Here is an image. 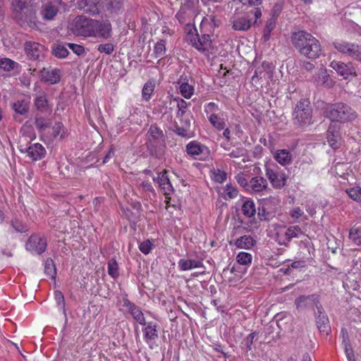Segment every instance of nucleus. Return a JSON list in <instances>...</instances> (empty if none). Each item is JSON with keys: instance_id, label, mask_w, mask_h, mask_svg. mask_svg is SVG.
<instances>
[{"instance_id": "4d7b16f0", "label": "nucleus", "mask_w": 361, "mask_h": 361, "mask_svg": "<svg viewBox=\"0 0 361 361\" xmlns=\"http://www.w3.org/2000/svg\"><path fill=\"white\" fill-rule=\"evenodd\" d=\"M53 130V137L54 138L57 137L60 135L61 138H62L65 134L64 126L61 122H57L54 124L52 128Z\"/></svg>"}, {"instance_id": "8fccbe9b", "label": "nucleus", "mask_w": 361, "mask_h": 361, "mask_svg": "<svg viewBox=\"0 0 361 361\" xmlns=\"http://www.w3.org/2000/svg\"><path fill=\"white\" fill-rule=\"evenodd\" d=\"M68 49L62 45H57L54 47L52 50V54L59 59L66 58L68 55Z\"/></svg>"}, {"instance_id": "f257e3e1", "label": "nucleus", "mask_w": 361, "mask_h": 361, "mask_svg": "<svg viewBox=\"0 0 361 361\" xmlns=\"http://www.w3.org/2000/svg\"><path fill=\"white\" fill-rule=\"evenodd\" d=\"M71 32L76 36L94 37L108 39L111 37L109 20H97L84 16H78L71 25Z\"/></svg>"}, {"instance_id": "4be33fe9", "label": "nucleus", "mask_w": 361, "mask_h": 361, "mask_svg": "<svg viewBox=\"0 0 361 361\" xmlns=\"http://www.w3.org/2000/svg\"><path fill=\"white\" fill-rule=\"evenodd\" d=\"M232 27L235 30H248L252 25L251 20L247 16L233 17L231 18Z\"/></svg>"}, {"instance_id": "a19ab883", "label": "nucleus", "mask_w": 361, "mask_h": 361, "mask_svg": "<svg viewBox=\"0 0 361 361\" xmlns=\"http://www.w3.org/2000/svg\"><path fill=\"white\" fill-rule=\"evenodd\" d=\"M108 274L114 279H116L118 275V266L116 260L111 258L108 262Z\"/></svg>"}, {"instance_id": "5fc2aeb1", "label": "nucleus", "mask_w": 361, "mask_h": 361, "mask_svg": "<svg viewBox=\"0 0 361 361\" xmlns=\"http://www.w3.org/2000/svg\"><path fill=\"white\" fill-rule=\"evenodd\" d=\"M173 131L176 135L182 137H191L192 136L191 131L188 130V129H186L183 126H180L178 125H176L174 126Z\"/></svg>"}, {"instance_id": "09e8293b", "label": "nucleus", "mask_w": 361, "mask_h": 361, "mask_svg": "<svg viewBox=\"0 0 361 361\" xmlns=\"http://www.w3.org/2000/svg\"><path fill=\"white\" fill-rule=\"evenodd\" d=\"M237 262L243 265H247L252 262V257L250 253L240 252L237 255Z\"/></svg>"}, {"instance_id": "7ed1b4c3", "label": "nucleus", "mask_w": 361, "mask_h": 361, "mask_svg": "<svg viewBox=\"0 0 361 361\" xmlns=\"http://www.w3.org/2000/svg\"><path fill=\"white\" fill-rule=\"evenodd\" d=\"M325 116L333 122L345 123L355 120L357 118V114L348 104L338 102L326 107Z\"/></svg>"}, {"instance_id": "49530a36", "label": "nucleus", "mask_w": 361, "mask_h": 361, "mask_svg": "<svg viewBox=\"0 0 361 361\" xmlns=\"http://www.w3.org/2000/svg\"><path fill=\"white\" fill-rule=\"evenodd\" d=\"M11 225L12 228L18 233H25L28 231V228L22 221L15 219L11 221Z\"/></svg>"}, {"instance_id": "2eb2a0df", "label": "nucleus", "mask_w": 361, "mask_h": 361, "mask_svg": "<svg viewBox=\"0 0 361 361\" xmlns=\"http://www.w3.org/2000/svg\"><path fill=\"white\" fill-rule=\"evenodd\" d=\"M266 176L274 188L280 189L286 185V178L285 174L275 171L270 166L266 167Z\"/></svg>"}, {"instance_id": "0eeeda50", "label": "nucleus", "mask_w": 361, "mask_h": 361, "mask_svg": "<svg viewBox=\"0 0 361 361\" xmlns=\"http://www.w3.org/2000/svg\"><path fill=\"white\" fill-rule=\"evenodd\" d=\"M47 245V239L44 235L32 234L28 238L25 248L29 252L41 255L46 250Z\"/></svg>"}, {"instance_id": "f8f14e48", "label": "nucleus", "mask_w": 361, "mask_h": 361, "mask_svg": "<svg viewBox=\"0 0 361 361\" xmlns=\"http://www.w3.org/2000/svg\"><path fill=\"white\" fill-rule=\"evenodd\" d=\"M330 66L336 71V73L343 76L344 79H348L350 76H355V68L351 63H345L341 61H333Z\"/></svg>"}, {"instance_id": "680f3d73", "label": "nucleus", "mask_w": 361, "mask_h": 361, "mask_svg": "<svg viewBox=\"0 0 361 361\" xmlns=\"http://www.w3.org/2000/svg\"><path fill=\"white\" fill-rule=\"evenodd\" d=\"M68 46L78 56H82L85 54V48L82 45L74 43H68Z\"/></svg>"}, {"instance_id": "864d4df0", "label": "nucleus", "mask_w": 361, "mask_h": 361, "mask_svg": "<svg viewBox=\"0 0 361 361\" xmlns=\"http://www.w3.org/2000/svg\"><path fill=\"white\" fill-rule=\"evenodd\" d=\"M257 336V332H252L248 334L243 341L242 345L245 347L246 352L252 350V345L253 344L254 338Z\"/></svg>"}, {"instance_id": "f3484780", "label": "nucleus", "mask_w": 361, "mask_h": 361, "mask_svg": "<svg viewBox=\"0 0 361 361\" xmlns=\"http://www.w3.org/2000/svg\"><path fill=\"white\" fill-rule=\"evenodd\" d=\"M154 181H157L159 187L166 195H171L173 192V188L168 176V171L164 170L159 173L157 178H153Z\"/></svg>"}, {"instance_id": "b1692460", "label": "nucleus", "mask_w": 361, "mask_h": 361, "mask_svg": "<svg viewBox=\"0 0 361 361\" xmlns=\"http://www.w3.org/2000/svg\"><path fill=\"white\" fill-rule=\"evenodd\" d=\"M268 185L265 178L261 176H255L250 180L249 190L259 192L267 189Z\"/></svg>"}, {"instance_id": "13d9d810", "label": "nucleus", "mask_w": 361, "mask_h": 361, "mask_svg": "<svg viewBox=\"0 0 361 361\" xmlns=\"http://www.w3.org/2000/svg\"><path fill=\"white\" fill-rule=\"evenodd\" d=\"M195 6L194 0H181L180 10L191 13Z\"/></svg>"}, {"instance_id": "2f4dec72", "label": "nucleus", "mask_w": 361, "mask_h": 361, "mask_svg": "<svg viewBox=\"0 0 361 361\" xmlns=\"http://www.w3.org/2000/svg\"><path fill=\"white\" fill-rule=\"evenodd\" d=\"M15 112L20 115H25L29 110V102L25 99L18 100L13 104Z\"/></svg>"}, {"instance_id": "5701e85b", "label": "nucleus", "mask_w": 361, "mask_h": 361, "mask_svg": "<svg viewBox=\"0 0 361 361\" xmlns=\"http://www.w3.org/2000/svg\"><path fill=\"white\" fill-rule=\"evenodd\" d=\"M123 0H104L102 11L110 14H118L123 9Z\"/></svg>"}, {"instance_id": "f03ea898", "label": "nucleus", "mask_w": 361, "mask_h": 361, "mask_svg": "<svg viewBox=\"0 0 361 361\" xmlns=\"http://www.w3.org/2000/svg\"><path fill=\"white\" fill-rule=\"evenodd\" d=\"M291 41L298 51L310 59H315L322 54L319 40L307 32L300 30L293 32Z\"/></svg>"}, {"instance_id": "4c0bfd02", "label": "nucleus", "mask_w": 361, "mask_h": 361, "mask_svg": "<svg viewBox=\"0 0 361 361\" xmlns=\"http://www.w3.org/2000/svg\"><path fill=\"white\" fill-rule=\"evenodd\" d=\"M154 86H155L154 82L151 81V80L147 81L145 84V85L142 88V94L143 99L145 101H148L150 99V97H151L152 92H154Z\"/></svg>"}, {"instance_id": "c03bdc74", "label": "nucleus", "mask_w": 361, "mask_h": 361, "mask_svg": "<svg viewBox=\"0 0 361 361\" xmlns=\"http://www.w3.org/2000/svg\"><path fill=\"white\" fill-rule=\"evenodd\" d=\"M154 53L156 58L163 56L166 53V42L165 40H160L156 43L154 48Z\"/></svg>"}, {"instance_id": "69168bd1", "label": "nucleus", "mask_w": 361, "mask_h": 361, "mask_svg": "<svg viewBox=\"0 0 361 361\" xmlns=\"http://www.w3.org/2000/svg\"><path fill=\"white\" fill-rule=\"evenodd\" d=\"M236 180L238 183V184L244 188L246 190H249V185L250 181H248L245 177V175L243 173L238 174L236 177Z\"/></svg>"}, {"instance_id": "20e7f679", "label": "nucleus", "mask_w": 361, "mask_h": 361, "mask_svg": "<svg viewBox=\"0 0 361 361\" xmlns=\"http://www.w3.org/2000/svg\"><path fill=\"white\" fill-rule=\"evenodd\" d=\"M146 147L150 155L159 157L165 147V135L157 125L150 126L147 134Z\"/></svg>"}, {"instance_id": "a878e982", "label": "nucleus", "mask_w": 361, "mask_h": 361, "mask_svg": "<svg viewBox=\"0 0 361 361\" xmlns=\"http://www.w3.org/2000/svg\"><path fill=\"white\" fill-rule=\"evenodd\" d=\"M34 105L36 109L41 112H47L51 111V108L48 104L47 95L44 92L40 93L35 97Z\"/></svg>"}, {"instance_id": "72a5a7b5", "label": "nucleus", "mask_w": 361, "mask_h": 361, "mask_svg": "<svg viewBox=\"0 0 361 361\" xmlns=\"http://www.w3.org/2000/svg\"><path fill=\"white\" fill-rule=\"evenodd\" d=\"M11 6L15 13V18H17L18 14L23 13L30 7L27 5L26 2L21 0H13Z\"/></svg>"}, {"instance_id": "603ef678", "label": "nucleus", "mask_w": 361, "mask_h": 361, "mask_svg": "<svg viewBox=\"0 0 361 361\" xmlns=\"http://www.w3.org/2000/svg\"><path fill=\"white\" fill-rule=\"evenodd\" d=\"M360 187L359 186L346 190V193L349 195V197L357 202H361V196L360 195Z\"/></svg>"}, {"instance_id": "aec40b11", "label": "nucleus", "mask_w": 361, "mask_h": 361, "mask_svg": "<svg viewBox=\"0 0 361 361\" xmlns=\"http://www.w3.org/2000/svg\"><path fill=\"white\" fill-rule=\"evenodd\" d=\"M28 157L33 161L40 160L47 153L44 147L39 143H35L26 149Z\"/></svg>"}, {"instance_id": "a18cd8bd", "label": "nucleus", "mask_w": 361, "mask_h": 361, "mask_svg": "<svg viewBox=\"0 0 361 361\" xmlns=\"http://www.w3.org/2000/svg\"><path fill=\"white\" fill-rule=\"evenodd\" d=\"M173 101L176 102V106L178 108L176 114L177 117H182L186 112L188 107L187 102L183 99H174Z\"/></svg>"}, {"instance_id": "37998d69", "label": "nucleus", "mask_w": 361, "mask_h": 361, "mask_svg": "<svg viewBox=\"0 0 361 361\" xmlns=\"http://www.w3.org/2000/svg\"><path fill=\"white\" fill-rule=\"evenodd\" d=\"M35 124L39 130H44L50 126V123L48 119L38 115L35 116Z\"/></svg>"}, {"instance_id": "1a4fd4ad", "label": "nucleus", "mask_w": 361, "mask_h": 361, "mask_svg": "<svg viewBox=\"0 0 361 361\" xmlns=\"http://www.w3.org/2000/svg\"><path fill=\"white\" fill-rule=\"evenodd\" d=\"M186 151L188 154L200 160H205L210 153L207 147L196 141L189 142L186 146Z\"/></svg>"}, {"instance_id": "a211bd4d", "label": "nucleus", "mask_w": 361, "mask_h": 361, "mask_svg": "<svg viewBox=\"0 0 361 361\" xmlns=\"http://www.w3.org/2000/svg\"><path fill=\"white\" fill-rule=\"evenodd\" d=\"M326 139L329 145L333 149H338L341 145V135L339 128L334 125L331 124L326 132Z\"/></svg>"}, {"instance_id": "79ce46f5", "label": "nucleus", "mask_w": 361, "mask_h": 361, "mask_svg": "<svg viewBox=\"0 0 361 361\" xmlns=\"http://www.w3.org/2000/svg\"><path fill=\"white\" fill-rule=\"evenodd\" d=\"M349 238L356 245H361V229L352 228L349 232Z\"/></svg>"}, {"instance_id": "ddd939ff", "label": "nucleus", "mask_w": 361, "mask_h": 361, "mask_svg": "<svg viewBox=\"0 0 361 361\" xmlns=\"http://www.w3.org/2000/svg\"><path fill=\"white\" fill-rule=\"evenodd\" d=\"M39 77L41 81L50 85H54L61 80V71L57 68H43L39 72Z\"/></svg>"}, {"instance_id": "4468645a", "label": "nucleus", "mask_w": 361, "mask_h": 361, "mask_svg": "<svg viewBox=\"0 0 361 361\" xmlns=\"http://www.w3.org/2000/svg\"><path fill=\"white\" fill-rule=\"evenodd\" d=\"M25 51L27 57L32 61L42 60L43 59L44 47L35 42H26L25 43Z\"/></svg>"}, {"instance_id": "58836bf2", "label": "nucleus", "mask_w": 361, "mask_h": 361, "mask_svg": "<svg viewBox=\"0 0 361 361\" xmlns=\"http://www.w3.org/2000/svg\"><path fill=\"white\" fill-rule=\"evenodd\" d=\"M179 89L181 94L186 99H190L193 94L194 87L187 82H181Z\"/></svg>"}, {"instance_id": "338daca9", "label": "nucleus", "mask_w": 361, "mask_h": 361, "mask_svg": "<svg viewBox=\"0 0 361 361\" xmlns=\"http://www.w3.org/2000/svg\"><path fill=\"white\" fill-rule=\"evenodd\" d=\"M176 18L180 23H185L188 18H190V14L179 10L176 15Z\"/></svg>"}, {"instance_id": "de8ad7c7", "label": "nucleus", "mask_w": 361, "mask_h": 361, "mask_svg": "<svg viewBox=\"0 0 361 361\" xmlns=\"http://www.w3.org/2000/svg\"><path fill=\"white\" fill-rule=\"evenodd\" d=\"M275 27V20L272 18L269 19L267 21L264 30V35L263 37L264 41H267L270 38V35L271 31Z\"/></svg>"}, {"instance_id": "39448f33", "label": "nucleus", "mask_w": 361, "mask_h": 361, "mask_svg": "<svg viewBox=\"0 0 361 361\" xmlns=\"http://www.w3.org/2000/svg\"><path fill=\"white\" fill-rule=\"evenodd\" d=\"M186 30L188 32L187 40L198 51L205 55H208L209 50L212 46L210 35L205 33H202L200 35L197 32L196 29L189 23L186 25ZM201 32H202V29H201Z\"/></svg>"}, {"instance_id": "dca6fc26", "label": "nucleus", "mask_w": 361, "mask_h": 361, "mask_svg": "<svg viewBox=\"0 0 361 361\" xmlns=\"http://www.w3.org/2000/svg\"><path fill=\"white\" fill-rule=\"evenodd\" d=\"M123 306L127 307L133 319L141 325H146L145 317L140 308L128 299L123 300Z\"/></svg>"}, {"instance_id": "473e14b6", "label": "nucleus", "mask_w": 361, "mask_h": 361, "mask_svg": "<svg viewBox=\"0 0 361 361\" xmlns=\"http://www.w3.org/2000/svg\"><path fill=\"white\" fill-rule=\"evenodd\" d=\"M243 214L247 217H252L256 213L255 203L251 200H246L242 205Z\"/></svg>"}, {"instance_id": "6ab92c4d", "label": "nucleus", "mask_w": 361, "mask_h": 361, "mask_svg": "<svg viewBox=\"0 0 361 361\" xmlns=\"http://www.w3.org/2000/svg\"><path fill=\"white\" fill-rule=\"evenodd\" d=\"M295 305L298 310H303L314 305H319L317 297L314 295H301L295 300Z\"/></svg>"}, {"instance_id": "6e6552de", "label": "nucleus", "mask_w": 361, "mask_h": 361, "mask_svg": "<svg viewBox=\"0 0 361 361\" xmlns=\"http://www.w3.org/2000/svg\"><path fill=\"white\" fill-rule=\"evenodd\" d=\"M104 0H80L78 8L86 14L97 16L102 11Z\"/></svg>"}, {"instance_id": "412c9836", "label": "nucleus", "mask_w": 361, "mask_h": 361, "mask_svg": "<svg viewBox=\"0 0 361 361\" xmlns=\"http://www.w3.org/2000/svg\"><path fill=\"white\" fill-rule=\"evenodd\" d=\"M300 233H302V230L298 226H290L286 229L283 238L279 240V243L288 247L291 240L298 238Z\"/></svg>"}, {"instance_id": "c9c22d12", "label": "nucleus", "mask_w": 361, "mask_h": 361, "mask_svg": "<svg viewBox=\"0 0 361 361\" xmlns=\"http://www.w3.org/2000/svg\"><path fill=\"white\" fill-rule=\"evenodd\" d=\"M44 273L51 277L55 279L56 275V269L54 262L51 258H47L44 262Z\"/></svg>"}, {"instance_id": "cd10ccee", "label": "nucleus", "mask_w": 361, "mask_h": 361, "mask_svg": "<svg viewBox=\"0 0 361 361\" xmlns=\"http://www.w3.org/2000/svg\"><path fill=\"white\" fill-rule=\"evenodd\" d=\"M256 243V240L251 235H243L238 238L235 243L237 247L241 249H250Z\"/></svg>"}, {"instance_id": "e433bc0d", "label": "nucleus", "mask_w": 361, "mask_h": 361, "mask_svg": "<svg viewBox=\"0 0 361 361\" xmlns=\"http://www.w3.org/2000/svg\"><path fill=\"white\" fill-rule=\"evenodd\" d=\"M211 124L219 130H221L225 128V121L224 118L219 117L216 114H212L209 117Z\"/></svg>"}, {"instance_id": "393cba45", "label": "nucleus", "mask_w": 361, "mask_h": 361, "mask_svg": "<svg viewBox=\"0 0 361 361\" xmlns=\"http://www.w3.org/2000/svg\"><path fill=\"white\" fill-rule=\"evenodd\" d=\"M355 46L356 44H355L349 43L342 40L334 42V47L336 50L343 54H348L351 57L353 54H355L354 49Z\"/></svg>"}, {"instance_id": "c85d7f7f", "label": "nucleus", "mask_w": 361, "mask_h": 361, "mask_svg": "<svg viewBox=\"0 0 361 361\" xmlns=\"http://www.w3.org/2000/svg\"><path fill=\"white\" fill-rule=\"evenodd\" d=\"M157 324L153 322H149L147 326L143 329L144 338L146 342L155 340L158 338Z\"/></svg>"}, {"instance_id": "9b49d317", "label": "nucleus", "mask_w": 361, "mask_h": 361, "mask_svg": "<svg viewBox=\"0 0 361 361\" xmlns=\"http://www.w3.org/2000/svg\"><path fill=\"white\" fill-rule=\"evenodd\" d=\"M316 308L314 314L317 329L321 333L328 335L331 331L329 318L321 305H316Z\"/></svg>"}, {"instance_id": "bf43d9fd", "label": "nucleus", "mask_w": 361, "mask_h": 361, "mask_svg": "<svg viewBox=\"0 0 361 361\" xmlns=\"http://www.w3.org/2000/svg\"><path fill=\"white\" fill-rule=\"evenodd\" d=\"M97 50L100 53L111 54L114 50V46L111 43L100 44L97 47Z\"/></svg>"}, {"instance_id": "9d476101", "label": "nucleus", "mask_w": 361, "mask_h": 361, "mask_svg": "<svg viewBox=\"0 0 361 361\" xmlns=\"http://www.w3.org/2000/svg\"><path fill=\"white\" fill-rule=\"evenodd\" d=\"M18 24L21 27L28 26L31 28H38V22L35 13L30 6L22 14H18L16 18Z\"/></svg>"}, {"instance_id": "bb28decb", "label": "nucleus", "mask_w": 361, "mask_h": 361, "mask_svg": "<svg viewBox=\"0 0 361 361\" xmlns=\"http://www.w3.org/2000/svg\"><path fill=\"white\" fill-rule=\"evenodd\" d=\"M178 267L182 271H188L193 268L203 267V264L200 260L180 259L178 261Z\"/></svg>"}, {"instance_id": "ea45409f", "label": "nucleus", "mask_w": 361, "mask_h": 361, "mask_svg": "<svg viewBox=\"0 0 361 361\" xmlns=\"http://www.w3.org/2000/svg\"><path fill=\"white\" fill-rule=\"evenodd\" d=\"M18 66V63L10 59L4 58L0 59V68L4 71H10L14 69L15 66Z\"/></svg>"}, {"instance_id": "3c124183", "label": "nucleus", "mask_w": 361, "mask_h": 361, "mask_svg": "<svg viewBox=\"0 0 361 361\" xmlns=\"http://www.w3.org/2000/svg\"><path fill=\"white\" fill-rule=\"evenodd\" d=\"M212 176L214 181L220 183L225 181L227 178V173L219 169H213Z\"/></svg>"}, {"instance_id": "f704fd0d", "label": "nucleus", "mask_w": 361, "mask_h": 361, "mask_svg": "<svg viewBox=\"0 0 361 361\" xmlns=\"http://www.w3.org/2000/svg\"><path fill=\"white\" fill-rule=\"evenodd\" d=\"M329 78V75L326 69L322 68L318 71L317 75L314 76V80L317 85H324L327 82Z\"/></svg>"}, {"instance_id": "774afa93", "label": "nucleus", "mask_w": 361, "mask_h": 361, "mask_svg": "<svg viewBox=\"0 0 361 361\" xmlns=\"http://www.w3.org/2000/svg\"><path fill=\"white\" fill-rule=\"evenodd\" d=\"M260 68H262V70L264 73V76H265V74H271L273 71V69H274V66L273 65L269 63V62H266V61H264L262 63V66H260Z\"/></svg>"}, {"instance_id": "423d86ee", "label": "nucleus", "mask_w": 361, "mask_h": 361, "mask_svg": "<svg viewBox=\"0 0 361 361\" xmlns=\"http://www.w3.org/2000/svg\"><path fill=\"white\" fill-rule=\"evenodd\" d=\"M312 118V110L310 102L307 99H300L294 109L293 120L295 125L300 127L307 126L311 124Z\"/></svg>"}, {"instance_id": "7c9ffc66", "label": "nucleus", "mask_w": 361, "mask_h": 361, "mask_svg": "<svg viewBox=\"0 0 361 361\" xmlns=\"http://www.w3.org/2000/svg\"><path fill=\"white\" fill-rule=\"evenodd\" d=\"M274 157L280 164L283 166L290 164L292 161V156L286 149L278 150Z\"/></svg>"}, {"instance_id": "0e129e2a", "label": "nucleus", "mask_w": 361, "mask_h": 361, "mask_svg": "<svg viewBox=\"0 0 361 361\" xmlns=\"http://www.w3.org/2000/svg\"><path fill=\"white\" fill-rule=\"evenodd\" d=\"M209 22V23H212L214 27H219L221 22L219 20L216 19L214 16H209L207 18H204L201 23V29L206 25V23Z\"/></svg>"}, {"instance_id": "e2e57ef3", "label": "nucleus", "mask_w": 361, "mask_h": 361, "mask_svg": "<svg viewBox=\"0 0 361 361\" xmlns=\"http://www.w3.org/2000/svg\"><path fill=\"white\" fill-rule=\"evenodd\" d=\"M55 300L58 304V306L63 310V312H65V300L63 293L59 291H55Z\"/></svg>"}, {"instance_id": "6e6d98bb", "label": "nucleus", "mask_w": 361, "mask_h": 361, "mask_svg": "<svg viewBox=\"0 0 361 361\" xmlns=\"http://www.w3.org/2000/svg\"><path fill=\"white\" fill-rule=\"evenodd\" d=\"M224 193L229 199H233L237 197L238 190L232 184H226L224 188Z\"/></svg>"}, {"instance_id": "c756f323", "label": "nucleus", "mask_w": 361, "mask_h": 361, "mask_svg": "<svg viewBox=\"0 0 361 361\" xmlns=\"http://www.w3.org/2000/svg\"><path fill=\"white\" fill-rule=\"evenodd\" d=\"M58 11L59 9L56 6L51 4H47L42 8L41 14L44 20H51L54 18Z\"/></svg>"}, {"instance_id": "052dcab7", "label": "nucleus", "mask_w": 361, "mask_h": 361, "mask_svg": "<svg viewBox=\"0 0 361 361\" xmlns=\"http://www.w3.org/2000/svg\"><path fill=\"white\" fill-rule=\"evenodd\" d=\"M152 246L153 244L151 241L149 240H146L140 244L139 248L142 253L147 255L150 252Z\"/></svg>"}]
</instances>
